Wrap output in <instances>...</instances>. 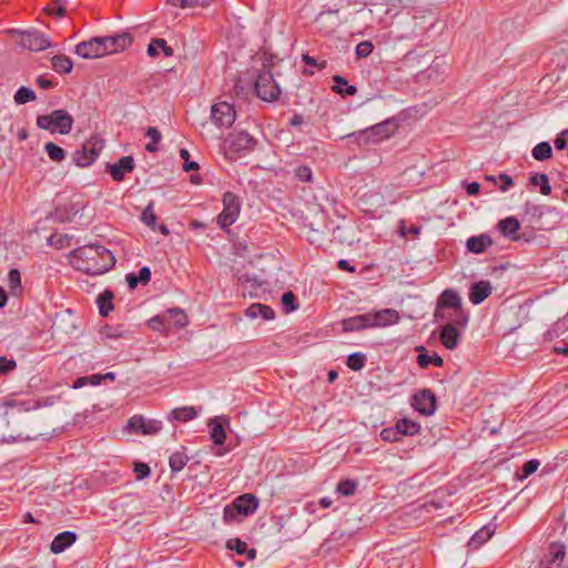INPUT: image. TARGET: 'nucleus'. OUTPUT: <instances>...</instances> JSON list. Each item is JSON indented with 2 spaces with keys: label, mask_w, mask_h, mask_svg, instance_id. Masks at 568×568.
<instances>
[{
  "label": "nucleus",
  "mask_w": 568,
  "mask_h": 568,
  "mask_svg": "<svg viewBox=\"0 0 568 568\" xmlns=\"http://www.w3.org/2000/svg\"><path fill=\"white\" fill-rule=\"evenodd\" d=\"M116 260L114 254L103 245L89 244L71 252L74 268L89 275H101L110 271Z\"/></svg>",
  "instance_id": "obj_1"
},
{
  "label": "nucleus",
  "mask_w": 568,
  "mask_h": 568,
  "mask_svg": "<svg viewBox=\"0 0 568 568\" xmlns=\"http://www.w3.org/2000/svg\"><path fill=\"white\" fill-rule=\"evenodd\" d=\"M133 42L129 32H119L112 36L92 37L75 45L74 53L83 59H98L124 51Z\"/></svg>",
  "instance_id": "obj_2"
},
{
  "label": "nucleus",
  "mask_w": 568,
  "mask_h": 568,
  "mask_svg": "<svg viewBox=\"0 0 568 568\" xmlns=\"http://www.w3.org/2000/svg\"><path fill=\"white\" fill-rule=\"evenodd\" d=\"M399 315L397 311L385 308L377 312L365 313L341 322L344 333L357 332L366 328L383 327L397 323Z\"/></svg>",
  "instance_id": "obj_3"
},
{
  "label": "nucleus",
  "mask_w": 568,
  "mask_h": 568,
  "mask_svg": "<svg viewBox=\"0 0 568 568\" xmlns=\"http://www.w3.org/2000/svg\"><path fill=\"white\" fill-rule=\"evenodd\" d=\"M398 129V123L395 118L386 119L379 123L371 125L364 130H359L349 134L359 146H367L377 144L390 138Z\"/></svg>",
  "instance_id": "obj_4"
},
{
  "label": "nucleus",
  "mask_w": 568,
  "mask_h": 568,
  "mask_svg": "<svg viewBox=\"0 0 568 568\" xmlns=\"http://www.w3.org/2000/svg\"><path fill=\"white\" fill-rule=\"evenodd\" d=\"M258 505L260 500L254 494H242L224 507L223 520L225 524H230L239 520L237 516L248 517L257 510Z\"/></svg>",
  "instance_id": "obj_5"
},
{
  "label": "nucleus",
  "mask_w": 568,
  "mask_h": 568,
  "mask_svg": "<svg viewBox=\"0 0 568 568\" xmlns=\"http://www.w3.org/2000/svg\"><path fill=\"white\" fill-rule=\"evenodd\" d=\"M73 118L63 109L53 110L49 114H41L37 118V125L51 133L68 134L73 126Z\"/></svg>",
  "instance_id": "obj_6"
},
{
  "label": "nucleus",
  "mask_w": 568,
  "mask_h": 568,
  "mask_svg": "<svg viewBox=\"0 0 568 568\" xmlns=\"http://www.w3.org/2000/svg\"><path fill=\"white\" fill-rule=\"evenodd\" d=\"M8 32L12 36L19 37L18 44L23 49H28L30 51H42L51 47L50 39L44 33L36 29H11Z\"/></svg>",
  "instance_id": "obj_7"
},
{
  "label": "nucleus",
  "mask_w": 568,
  "mask_h": 568,
  "mask_svg": "<svg viewBox=\"0 0 568 568\" xmlns=\"http://www.w3.org/2000/svg\"><path fill=\"white\" fill-rule=\"evenodd\" d=\"M273 75L274 73H257L254 82L255 94L266 102L278 100L282 93V90Z\"/></svg>",
  "instance_id": "obj_8"
},
{
  "label": "nucleus",
  "mask_w": 568,
  "mask_h": 568,
  "mask_svg": "<svg viewBox=\"0 0 568 568\" xmlns=\"http://www.w3.org/2000/svg\"><path fill=\"white\" fill-rule=\"evenodd\" d=\"M223 210L217 216V224L221 229L226 230L237 220L241 212V202L233 192H225L222 199Z\"/></svg>",
  "instance_id": "obj_9"
},
{
  "label": "nucleus",
  "mask_w": 568,
  "mask_h": 568,
  "mask_svg": "<svg viewBox=\"0 0 568 568\" xmlns=\"http://www.w3.org/2000/svg\"><path fill=\"white\" fill-rule=\"evenodd\" d=\"M103 140L98 135L91 136L85 141L80 150L73 153V162L81 168L91 165L103 149Z\"/></svg>",
  "instance_id": "obj_10"
},
{
  "label": "nucleus",
  "mask_w": 568,
  "mask_h": 568,
  "mask_svg": "<svg viewBox=\"0 0 568 568\" xmlns=\"http://www.w3.org/2000/svg\"><path fill=\"white\" fill-rule=\"evenodd\" d=\"M412 406L424 416H430L437 408V398L428 388L416 392L412 396Z\"/></svg>",
  "instance_id": "obj_11"
},
{
  "label": "nucleus",
  "mask_w": 568,
  "mask_h": 568,
  "mask_svg": "<svg viewBox=\"0 0 568 568\" xmlns=\"http://www.w3.org/2000/svg\"><path fill=\"white\" fill-rule=\"evenodd\" d=\"M235 116L234 105L229 102H219L211 108V119L220 128H230Z\"/></svg>",
  "instance_id": "obj_12"
},
{
  "label": "nucleus",
  "mask_w": 568,
  "mask_h": 568,
  "mask_svg": "<svg viewBox=\"0 0 568 568\" xmlns=\"http://www.w3.org/2000/svg\"><path fill=\"white\" fill-rule=\"evenodd\" d=\"M128 428L135 434L155 435L162 429V422L145 419L142 415H133L128 420Z\"/></svg>",
  "instance_id": "obj_13"
},
{
  "label": "nucleus",
  "mask_w": 568,
  "mask_h": 568,
  "mask_svg": "<svg viewBox=\"0 0 568 568\" xmlns=\"http://www.w3.org/2000/svg\"><path fill=\"white\" fill-rule=\"evenodd\" d=\"M231 152L247 153L254 150L256 140L246 131L233 132L226 139Z\"/></svg>",
  "instance_id": "obj_14"
},
{
  "label": "nucleus",
  "mask_w": 568,
  "mask_h": 568,
  "mask_svg": "<svg viewBox=\"0 0 568 568\" xmlns=\"http://www.w3.org/2000/svg\"><path fill=\"white\" fill-rule=\"evenodd\" d=\"M135 168L134 159L131 155H125L119 159L115 163H108L106 171L115 182L124 180L126 173H131Z\"/></svg>",
  "instance_id": "obj_15"
},
{
  "label": "nucleus",
  "mask_w": 568,
  "mask_h": 568,
  "mask_svg": "<svg viewBox=\"0 0 568 568\" xmlns=\"http://www.w3.org/2000/svg\"><path fill=\"white\" fill-rule=\"evenodd\" d=\"M566 556V546L562 542H551L541 560L542 568H559Z\"/></svg>",
  "instance_id": "obj_16"
},
{
  "label": "nucleus",
  "mask_w": 568,
  "mask_h": 568,
  "mask_svg": "<svg viewBox=\"0 0 568 568\" xmlns=\"http://www.w3.org/2000/svg\"><path fill=\"white\" fill-rule=\"evenodd\" d=\"M493 292V286L489 281L481 280L475 282L469 287L468 298L471 304H481Z\"/></svg>",
  "instance_id": "obj_17"
},
{
  "label": "nucleus",
  "mask_w": 568,
  "mask_h": 568,
  "mask_svg": "<svg viewBox=\"0 0 568 568\" xmlns=\"http://www.w3.org/2000/svg\"><path fill=\"white\" fill-rule=\"evenodd\" d=\"M459 338L460 334L452 323H447L439 331V341L447 349H455Z\"/></svg>",
  "instance_id": "obj_18"
},
{
  "label": "nucleus",
  "mask_w": 568,
  "mask_h": 568,
  "mask_svg": "<svg viewBox=\"0 0 568 568\" xmlns=\"http://www.w3.org/2000/svg\"><path fill=\"white\" fill-rule=\"evenodd\" d=\"M77 538H78V536L73 531L60 532L53 538V540L50 545V550L53 554H61L67 548H69L71 545H73L75 542Z\"/></svg>",
  "instance_id": "obj_19"
},
{
  "label": "nucleus",
  "mask_w": 568,
  "mask_h": 568,
  "mask_svg": "<svg viewBox=\"0 0 568 568\" xmlns=\"http://www.w3.org/2000/svg\"><path fill=\"white\" fill-rule=\"evenodd\" d=\"M494 243L493 239L486 234L483 233L480 235L470 236L466 242V247L468 252L474 254H481L484 253L489 246H491Z\"/></svg>",
  "instance_id": "obj_20"
},
{
  "label": "nucleus",
  "mask_w": 568,
  "mask_h": 568,
  "mask_svg": "<svg viewBox=\"0 0 568 568\" xmlns=\"http://www.w3.org/2000/svg\"><path fill=\"white\" fill-rule=\"evenodd\" d=\"M165 320H168L169 331L174 328H183L189 324L187 315L183 310L175 307L169 308L164 312Z\"/></svg>",
  "instance_id": "obj_21"
},
{
  "label": "nucleus",
  "mask_w": 568,
  "mask_h": 568,
  "mask_svg": "<svg viewBox=\"0 0 568 568\" xmlns=\"http://www.w3.org/2000/svg\"><path fill=\"white\" fill-rule=\"evenodd\" d=\"M497 229L503 236L508 237L513 241H516V240H518L517 232L520 229V223L517 220V217L508 216L498 222Z\"/></svg>",
  "instance_id": "obj_22"
},
{
  "label": "nucleus",
  "mask_w": 568,
  "mask_h": 568,
  "mask_svg": "<svg viewBox=\"0 0 568 568\" xmlns=\"http://www.w3.org/2000/svg\"><path fill=\"white\" fill-rule=\"evenodd\" d=\"M416 352L418 353L417 364L420 368H427L430 365L435 367H442L444 365V359L437 353L429 355L426 353L424 346H418Z\"/></svg>",
  "instance_id": "obj_23"
},
{
  "label": "nucleus",
  "mask_w": 568,
  "mask_h": 568,
  "mask_svg": "<svg viewBox=\"0 0 568 568\" xmlns=\"http://www.w3.org/2000/svg\"><path fill=\"white\" fill-rule=\"evenodd\" d=\"M460 306H463L460 296L458 295V293L456 291L450 290V288L445 290L440 294L438 302H437L438 308L455 310V308H460Z\"/></svg>",
  "instance_id": "obj_24"
},
{
  "label": "nucleus",
  "mask_w": 568,
  "mask_h": 568,
  "mask_svg": "<svg viewBox=\"0 0 568 568\" xmlns=\"http://www.w3.org/2000/svg\"><path fill=\"white\" fill-rule=\"evenodd\" d=\"M246 316L251 318L262 317L266 321L273 320L275 317V312L268 305H264L261 303H253L245 311Z\"/></svg>",
  "instance_id": "obj_25"
},
{
  "label": "nucleus",
  "mask_w": 568,
  "mask_h": 568,
  "mask_svg": "<svg viewBox=\"0 0 568 568\" xmlns=\"http://www.w3.org/2000/svg\"><path fill=\"white\" fill-rule=\"evenodd\" d=\"M160 51L165 57L173 55L172 47H170L164 39H162V38H154V39H152L151 42L148 45V50H146L148 55L151 57V58H156V57H159Z\"/></svg>",
  "instance_id": "obj_26"
},
{
  "label": "nucleus",
  "mask_w": 568,
  "mask_h": 568,
  "mask_svg": "<svg viewBox=\"0 0 568 568\" xmlns=\"http://www.w3.org/2000/svg\"><path fill=\"white\" fill-rule=\"evenodd\" d=\"M190 460L186 448L184 446H181V448L176 452H174L170 458H169V465L172 473L181 471L184 466Z\"/></svg>",
  "instance_id": "obj_27"
},
{
  "label": "nucleus",
  "mask_w": 568,
  "mask_h": 568,
  "mask_svg": "<svg viewBox=\"0 0 568 568\" xmlns=\"http://www.w3.org/2000/svg\"><path fill=\"white\" fill-rule=\"evenodd\" d=\"M113 298L114 294L110 290H105L103 293L98 295L97 304L99 307V313L102 317H106L110 312L113 311Z\"/></svg>",
  "instance_id": "obj_28"
},
{
  "label": "nucleus",
  "mask_w": 568,
  "mask_h": 568,
  "mask_svg": "<svg viewBox=\"0 0 568 568\" xmlns=\"http://www.w3.org/2000/svg\"><path fill=\"white\" fill-rule=\"evenodd\" d=\"M334 84L332 87V90L342 97H352L357 92V89L355 85L349 84L346 79L341 77L339 74H335L333 77Z\"/></svg>",
  "instance_id": "obj_29"
},
{
  "label": "nucleus",
  "mask_w": 568,
  "mask_h": 568,
  "mask_svg": "<svg viewBox=\"0 0 568 568\" xmlns=\"http://www.w3.org/2000/svg\"><path fill=\"white\" fill-rule=\"evenodd\" d=\"M400 437L403 436H413L419 433L420 425L417 422L410 420L408 418H400L395 424Z\"/></svg>",
  "instance_id": "obj_30"
},
{
  "label": "nucleus",
  "mask_w": 568,
  "mask_h": 568,
  "mask_svg": "<svg viewBox=\"0 0 568 568\" xmlns=\"http://www.w3.org/2000/svg\"><path fill=\"white\" fill-rule=\"evenodd\" d=\"M197 416V413L194 407L192 406H184L174 408L169 414L170 420H178V422H190L194 419Z\"/></svg>",
  "instance_id": "obj_31"
},
{
  "label": "nucleus",
  "mask_w": 568,
  "mask_h": 568,
  "mask_svg": "<svg viewBox=\"0 0 568 568\" xmlns=\"http://www.w3.org/2000/svg\"><path fill=\"white\" fill-rule=\"evenodd\" d=\"M252 60L254 63L261 62V64H262L261 71H268L272 68H276V67H278V62L281 61L277 57H275L266 51L256 53L252 58Z\"/></svg>",
  "instance_id": "obj_32"
},
{
  "label": "nucleus",
  "mask_w": 568,
  "mask_h": 568,
  "mask_svg": "<svg viewBox=\"0 0 568 568\" xmlns=\"http://www.w3.org/2000/svg\"><path fill=\"white\" fill-rule=\"evenodd\" d=\"M209 426L211 429L210 436L213 443L217 446L223 445L226 439V433L223 425L216 419H211Z\"/></svg>",
  "instance_id": "obj_33"
},
{
  "label": "nucleus",
  "mask_w": 568,
  "mask_h": 568,
  "mask_svg": "<svg viewBox=\"0 0 568 568\" xmlns=\"http://www.w3.org/2000/svg\"><path fill=\"white\" fill-rule=\"evenodd\" d=\"M529 183L534 186H539L540 193L542 195H550L551 185L549 183V178L545 173H534L529 178Z\"/></svg>",
  "instance_id": "obj_34"
},
{
  "label": "nucleus",
  "mask_w": 568,
  "mask_h": 568,
  "mask_svg": "<svg viewBox=\"0 0 568 568\" xmlns=\"http://www.w3.org/2000/svg\"><path fill=\"white\" fill-rule=\"evenodd\" d=\"M145 136L150 139V141L145 144V150L150 153L158 152L159 143L162 139V134L158 128L149 126L145 131Z\"/></svg>",
  "instance_id": "obj_35"
},
{
  "label": "nucleus",
  "mask_w": 568,
  "mask_h": 568,
  "mask_svg": "<svg viewBox=\"0 0 568 568\" xmlns=\"http://www.w3.org/2000/svg\"><path fill=\"white\" fill-rule=\"evenodd\" d=\"M491 535H493V531L487 527L479 529L469 539L468 547L470 549H478L481 545H484L491 537Z\"/></svg>",
  "instance_id": "obj_36"
},
{
  "label": "nucleus",
  "mask_w": 568,
  "mask_h": 568,
  "mask_svg": "<svg viewBox=\"0 0 568 568\" xmlns=\"http://www.w3.org/2000/svg\"><path fill=\"white\" fill-rule=\"evenodd\" d=\"M531 155L537 161H546L552 156V148L549 142H540L534 146Z\"/></svg>",
  "instance_id": "obj_37"
},
{
  "label": "nucleus",
  "mask_w": 568,
  "mask_h": 568,
  "mask_svg": "<svg viewBox=\"0 0 568 568\" xmlns=\"http://www.w3.org/2000/svg\"><path fill=\"white\" fill-rule=\"evenodd\" d=\"M367 361V356L364 353L355 352L348 355L346 365L349 369L358 372L364 368Z\"/></svg>",
  "instance_id": "obj_38"
},
{
  "label": "nucleus",
  "mask_w": 568,
  "mask_h": 568,
  "mask_svg": "<svg viewBox=\"0 0 568 568\" xmlns=\"http://www.w3.org/2000/svg\"><path fill=\"white\" fill-rule=\"evenodd\" d=\"M67 0H53L50 4L44 7L43 11L49 16L62 18L67 12Z\"/></svg>",
  "instance_id": "obj_39"
},
{
  "label": "nucleus",
  "mask_w": 568,
  "mask_h": 568,
  "mask_svg": "<svg viewBox=\"0 0 568 568\" xmlns=\"http://www.w3.org/2000/svg\"><path fill=\"white\" fill-rule=\"evenodd\" d=\"M101 334L106 338L118 339V338H128L130 336V332L123 329L121 326H112L105 325L101 329Z\"/></svg>",
  "instance_id": "obj_40"
},
{
  "label": "nucleus",
  "mask_w": 568,
  "mask_h": 568,
  "mask_svg": "<svg viewBox=\"0 0 568 568\" xmlns=\"http://www.w3.org/2000/svg\"><path fill=\"white\" fill-rule=\"evenodd\" d=\"M52 68L55 71H72L73 62L64 54H57L51 59Z\"/></svg>",
  "instance_id": "obj_41"
},
{
  "label": "nucleus",
  "mask_w": 568,
  "mask_h": 568,
  "mask_svg": "<svg viewBox=\"0 0 568 568\" xmlns=\"http://www.w3.org/2000/svg\"><path fill=\"white\" fill-rule=\"evenodd\" d=\"M44 151L47 152L50 160L54 162H61L65 159V151L53 142L45 143Z\"/></svg>",
  "instance_id": "obj_42"
},
{
  "label": "nucleus",
  "mask_w": 568,
  "mask_h": 568,
  "mask_svg": "<svg viewBox=\"0 0 568 568\" xmlns=\"http://www.w3.org/2000/svg\"><path fill=\"white\" fill-rule=\"evenodd\" d=\"M453 313L449 316L440 315L443 318H447L450 321L452 324L455 326H465L468 322V315L463 310V306L460 308L452 310Z\"/></svg>",
  "instance_id": "obj_43"
},
{
  "label": "nucleus",
  "mask_w": 568,
  "mask_h": 568,
  "mask_svg": "<svg viewBox=\"0 0 568 568\" xmlns=\"http://www.w3.org/2000/svg\"><path fill=\"white\" fill-rule=\"evenodd\" d=\"M168 3L182 9L194 8V7H207L214 0H166Z\"/></svg>",
  "instance_id": "obj_44"
},
{
  "label": "nucleus",
  "mask_w": 568,
  "mask_h": 568,
  "mask_svg": "<svg viewBox=\"0 0 568 568\" xmlns=\"http://www.w3.org/2000/svg\"><path fill=\"white\" fill-rule=\"evenodd\" d=\"M37 99L33 90L27 87H20L14 94V102L17 104H24Z\"/></svg>",
  "instance_id": "obj_45"
},
{
  "label": "nucleus",
  "mask_w": 568,
  "mask_h": 568,
  "mask_svg": "<svg viewBox=\"0 0 568 568\" xmlns=\"http://www.w3.org/2000/svg\"><path fill=\"white\" fill-rule=\"evenodd\" d=\"M357 489V481L354 479H342L337 484L336 491L343 496H353Z\"/></svg>",
  "instance_id": "obj_46"
},
{
  "label": "nucleus",
  "mask_w": 568,
  "mask_h": 568,
  "mask_svg": "<svg viewBox=\"0 0 568 568\" xmlns=\"http://www.w3.org/2000/svg\"><path fill=\"white\" fill-rule=\"evenodd\" d=\"M281 302H282V306H283V310H284L285 313H291V312L297 310V307H298V303L296 301V296L291 291L290 292H285L282 295Z\"/></svg>",
  "instance_id": "obj_47"
},
{
  "label": "nucleus",
  "mask_w": 568,
  "mask_h": 568,
  "mask_svg": "<svg viewBox=\"0 0 568 568\" xmlns=\"http://www.w3.org/2000/svg\"><path fill=\"white\" fill-rule=\"evenodd\" d=\"M168 320H165V316H164V313L162 314H159V315H155L153 316L150 321H149V326L153 329V331H158V332H168L169 328H168Z\"/></svg>",
  "instance_id": "obj_48"
},
{
  "label": "nucleus",
  "mask_w": 568,
  "mask_h": 568,
  "mask_svg": "<svg viewBox=\"0 0 568 568\" xmlns=\"http://www.w3.org/2000/svg\"><path fill=\"white\" fill-rule=\"evenodd\" d=\"M539 465H540V463L538 459L527 460L521 467V473L518 475L519 479L520 480L526 479L528 476L536 473Z\"/></svg>",
  "instance_id": "obj_49"
},
{
  "label": "nucleus",
  "mask_w": 568,
  "mask_h": 568,
  "mask_svg": "<svg viewBox=\"0 0 568 568\" xmlns=\"http://www.w3.org/2000/svg\"><path fill=\"white\" fill-rule=\"evenodd\" d=\"M379 436L387 443H395L402 439L396 426L382 429Z\"/></svg>",
  "instance_id": "obj_50"
},
{
  "label": "nucleus",
  "mask_w": 568,
  "mask_h": 568,
  "mask_svg": "<svg viewBox=\"0 0 568 568\" xmlns=\"http://www.w3.org/2000/svg\"><path fill=\"white\" fill-rule=\"evenodd\" d=\"M141 220L143 223H145L148 226H151L154 229L156 215L153 211V203L151 202L142 212Z\"/></svg>",
  "instance_id": "obj_51"
},
{
  "label": "nucleus",
  "mask_w": 568,
  "mask_h": 568,
  "mask_svg": "<svg viewBox=\"0 0 568 568\" xmlns=\"http://www.w3.org/2000/svg\"><path fill=\"white\" fill-rule=\"evenodd\" d=\"M226 547L234 550L237 555H244L246 552L247 544L240 538L229 539Z\"/></svg>",
  "instance_id": "obj_52"
},
{
  "label": "nucleus",
  "mask_w": 568,
  "mask_h": 568,
  "mask_svg": "<svg viewBox=\"0 0 568 568\" xmlns=\"http://www.w3.org/2000/svg\"><path fill=\"white\" fill-rule=\"evenodd\" d=\"M17 368V362L13 358L0 356V375H7Z\"/></svg>",
  "instance_id": "obj_53"
},
{
  "label": "nucleus",
  "mask_w": 568,
  "mask_h": 568,
  "mask_svg": "<svg viewBox=\"0 0 568 568\" xmlns=\"http://www.w3.org/2000/svg\"><path fill=\"white\" fill-rule=\"evenodd\" d=\"M524 210H525V213L526 214H529L531 215L532 217H541L544 215V212H545V206L544 205H538V204H535V203H531V202H526L525 205H524Z\"/></svg>",
  "instance_id": "obj_54"
},
{
  "label": "nucleus",
  "mask_w": 568,
  "mask_h": 568,
  "mask_svg": "<svg viewBox=\"0 0 568 568\" xmlns=\"http://www.w3.org/2000/svg\"><path fill=\"white\" fill-rule=\"evenodd\" d=\"M8 284L12 292L21 286V274L17 268H11L9 271Z\"/></svg>",
  "instance_id": "obj_55"
},
{
  "label": "nucleus",
  "mask_w": 568,
  "mask_h": 568,
  "mask_svg": "<svg viewBox=\"0 0 568 568\" xmlns=\"http://www.w3.org/2000/svg\"><path fill=\"white\" fill-rule=\"evenodd\" d=\"M180 156L184 160L183 170L185 172L196 171L199 170V164L194 161H190V153L185 149L180 150Z\"/></svg>",
  "instance_id": "obj_56"
},
{
  "label": "nucleus",
  "mask_w": 568,
  "mask_h": 568,
  "mask_svg": "<svg viewBox=\"0 0 568 568\" xmlns=\"http://www.w3.org/2000/svg\"><path fill=\"white\" fill-rule=\"evenodd\" d=\"M295 176L298 181L311 182L313 173L311 168L306 165H300L295 169Z\"/></svg>",
  "instance_id": "obj_57"
},
{
  "label": "nucleus",
  "mask_w": 568,
  "mask_h": 568,
  "mask_svg": "<svg viewBox=\"0 0 568 568\" xmlns=\"http://www.w3.org/2000/svg\"><path fill=\"white\" fill-rule=\"evenodd\" d=\"M133 470L135 473L136 479H140V480L149 477L151 474L150 466L148 464L141 463V462L134 463Z\"/></svg>",
  "instance_id": "obj_58"
},
{
  "label": "nucleus",
  "mask_w": 568,
  "mask_h": 568,
  "mask_svg": "<svg viewBox=\"0 0 568 568\" xmlns=\"http://www.w3.org/2000/svg\"><path fill=\"white\" fill-rule=\"evenodd\" d=\"M373 51V44L369 41H363L356 45L355 52L359 58L368 57Z\"/></svg>",
  "instance_id": "obj_59"
},
{
  "label": "nucleus",
  "mask_w": 568,
  "mask_h": 568,
  "mask_svg": "<svg viewBox=\"0 0 568 568\" xmlns=\"http://www.w3.org/2000/svg\"><path fill=\"white\" fill-rule=\"evenodd\" d=\"M555 148L557 150H564L568 148V130L562 131L554 141Z\"/></svg>",
  "instance_id": "obj_60"
},
{
  "label": "nucleus",
  "mask_w": 568,
  "mask_h": 568,
  "mask_svg": "<svg viewBox=\"0 0 568 568\" xmlns=\"http://www.w3.org/2000/svg\"><path fill=\"white\" fill-rule=\"evenodd\" d=\"M37 84L42 90H48L54 88L58 83L51 79H48L44 74H41L37 78Z\"/></svg>",
  "instance_id": "obj_61"
},
{
  "label": "nucleus",
  "mask_w": 568,
  "mask_h": 568,
  "mask_svg": "<svg viewBox=\"0 0 568 568\" xmlns=\"http://www.w3.org/2000/svg\"><path fill=\"white\" fill-rule=\"evenodd\" d=\"M498 179L501 181L499 189L503 192H506L514 185V181H513L511 176L506 173L499 174Z\"/></svg>",
  "instance_id": "obj_62"
},
{
  "label": "nucleus",
  "mask_w": 568,
  "mask_h": 568,
  "mask_svg": "<svg viewBox=\"0 0 568 568\" xmlns=\"http://www.w3.org/2000/svg\"><path fill=\"white\" fill-rule=\"evenodd\" d=\"M139 281L142 285H146L151 280V270L149 266H143L139 270V274H136Z\"/></svg>",
  "instance_id": "obj_63"
},
{
  "label": "nucleus",
  "mask_w": 568,
  "mask_h": 568,
  "mask_svg": "<svg viewBox=\"0 0 568 568\" xmlns=\"http://www.w3.org/2000/svg\"><path fill=\"white\" fill-rule=\"evenodd\" d=\"M233 81V92L236 97H242L246 94V88L242 84L241 79L239 77H234Z\"/></svg>",
  "instance_id": "obj_64"
}]
</instances>
